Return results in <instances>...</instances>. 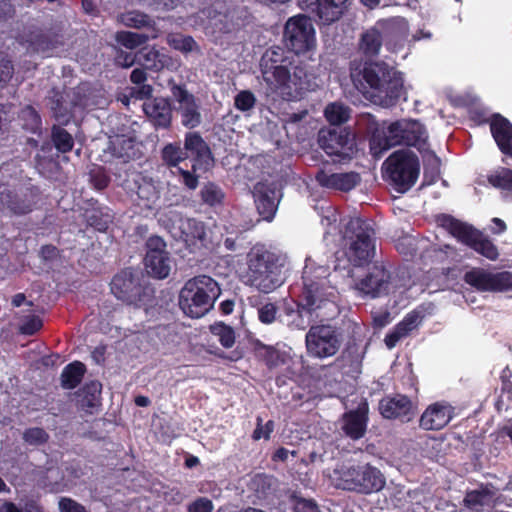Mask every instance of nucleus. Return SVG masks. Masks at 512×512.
Listing matches in <instances>:
<instances>
[{
	"instance_id": "nucleus-1",
	"label": "nucleus",
	"mask_w": 512,
	"mask_h": 512,
	"mask_svg": "<svg viewBox=\"0 0 512 512\" xmlns=\"http://www.w3.org/2000/svg\"><path fill=\"white\" fill-rule=\"evenodd\" d=\"M333 297V288L328 285L326 276L316 275L315 271L305 267L298 300L285 303L283 308L288 317L287 325L304 330L311 322L332 319L338 313Z\"/></svg>"
},
{
	"instance_id": "nucleus-2",
	"label": "nucleus",
	"mask_w": 512,
	"mask_h": 512,
	"mask_svg": "<svg viewBox=\"0 0 512 512\" xmlns=\"http://www.w3.org/2000/svg\"><path fill=\"white\" fill-rule=\"evenodd\" d=\"M350 76L358 91L385 108L395 106L406 93L403 74L384 61L365 62L353 67Z\"/></svg>"
},
{
	"instance_id": "nucleus-3",
	"label": "nucleus",
	"mask_w": 512,
	"mask_h": 512,
	"mask_svg": "<svg viewBox=\"0 0 512 512\" xmlns=\"http://www.w3.org/2000/svg\"><path fill=\"white\" fill-rule=\"evenodd\" d=\"M358 124L364 125L367 133H371L370 150L375 157L398 145L415 147L421 150L427 143L424 125L417 120H397L392 122L386 131L379 132V123L370 113H362Z\"/></svg>"
},
{
	"instance_id": "nucleus-4",
	"label": "nucleus",
	"mask_w": 512,
	"mask_h": 512,
	"mask_svg": "<svg viewBox=\"0 0 512 512\" xmlns=\"http://www.w3.org/2000/svg\"><path fill=\"white\" fill-rule=\"evenodd\" d=\"M259 66L264 82L274 92L302 89L308 79L306 66L297 63L295 55L281 46L266 49Z\"/></svg>"
},
{
	"instance_id": "nucleus-5",
	"label": "nucleus",
	"mask_w": 512,
	"mask_h": 512,
	"mask_svg": "<svg viewBox=\"0 0 512 512\" xmlns=\"http://www.w3.org/2000/svg\"><path fill=\"white\" fill-rule=\"evenodd\" d=\"M341 248L354 267L368 265L375 256L376 231L369 219L352 217L341 230Z\"/></svg>"
},
{
	"instance_id": "nucleus-6",
	"label": "nucleus",
	"mask_w": 512,
	"mask_h": 512,
	"mask_svg": "<svg viewBox=\"0 0 512 512\" xmlns=\"http://www.w3.org/2000/svg\"><path fill=\"white\" fill-rule=\"evenodd\" d=\"M247 266L250 285L263 293L276 290L285 281L280 257L264 246L256 245L250 249Z\"/></svg>"
},
{
	"instance_id": "nucleus-7",
	"label": "nucleus",
	"mask_w": 512,
	"mask_h": 512,
	"mask_svg": "<svg viewBox=\"0 0 512 512\" xmlns=\"http://www.w3.org/2000/svg\"><path fill=\"white\" fill-rule=\"evenodd\" d=\"M161 159L169 168H177L186 159L193 162L194 171L207 172L214 165V156L209 145L198 132H187L184 147L180 142L167 143L161 149Z\"/></svg>"
},
{
	"instance_id": "nucleus-8",
	"label": "nucleus",
	"mask_w": 512,
	"mask_h": 512,
	"mask_svg": "<svg viewBox=\"0 0 512 512\" xmlns=\"http://www.w3.org/2000/svg\"><path fill=\"white\" fill-rule=\"evenodd\" d=\"M221 294L218 282L208 275L195 276L184 284L179 293V307L191 318H201L214 306Z\"/></svg>"
},
{
	"instance_id": "nucleus-9",
	"label": "nucleus",
	"mask_w": 512,
	"mask_h": 512,
	"mask_svg": "<svg viewBox=\"0 0 512 512\" xmlns=\"http://www.w3.org/2000/svg\"><path fill=\"white\" fill-rule=\"evenodd\" d=\"M331 479L336 488L363 495L379 492L386 484L383 473L369 463L339 465Z\"/></svg>"
},
{
	"instance_id": "nucleus-10",
	"label": "nucleus",
	"mask_w": 512,
	"mask_h": 512,
	"mask_svg": "<svg viewBox=\"0 0 512 512\" xmlns=\"http://www.w3.org/2000/svg\"><path fill=\"white\" fill-rule=\"evenodd\" d=\"M382 170L395 191L406 193L414 186L419 177V158L409 149H399L383 162Z\"/></svg>"
},
{
	"instance_id": "nucleus-11",
	"label": "nucleus",
	"mask_w": 512,
	"mask_h": 512,
	"mask_svg": "<svg viewBox=\"0 0 512 512\" xmlns=\"http://www.w3.org/2000/svg\"><path fill=\"white\" fill-rule=\"evenodd\" d=\"M437 221L458 242L468 246L478 254L492 261L499 257L497 246L472 225L449 214L439 215Z\"/></svg>"
},
{
	"instance_id": "nucleus-12",
	"label": "nucleus",
	"mask_w": 512,
	"mask_h": 512,
	"mask_svg": "<svg viewBox=\"0 0 512 512\" xmlns=\"http://www.w3.org/2000/svg\"><path fill=\"white\" fill-rule=\"evenodd\" d=\"M315 41V30L310 17L299 14L287 20L283 42L285 49L295 57L311 51L315 47Z\"/></svg>"
},
{
	"instance_id": "nucleus-13",
	"label": "nucleus",
	"mask_w": 512,
	"mask_h": 512,
	"mask_svg": "<svg viewBox=\"0 0 512 512\" xmlns=\"http://www.w3.org/2000/svg\"><path fill=\"white\" fill-rule=\"evenodd\" d=\"M309 354L316 358L334 356L342 344V335L338 328L329 324L311 326L305 337Z\"/></svg>"
},
{
	"instance_id": "nucleus-14",
	"label": "nucleus",
	"mask_w": 512,
	"mask_h": 512,
	"mask_svg": "<svg viewBox=\"0 0 512 512\" xmlns=\"http://www.w3.org/2000/svg\"><path fill=\"white\" fill-rule=\"evenodd\" d=\"M111 292L127 304L140 306L150 296L151 289L141 284L138 273L132 268H125L113 277Z\"/></svg>"
},
{
	"instance_id": "nucleus-15",
	"label": "nucleus",
	"mask_w": 512,
	"mask_h": 512,
	"mask_svg": "<svg viewBox=\"0 0 512 512\" xmlns=\"http://www.w3.org/2000/svg\"><path fill=\"white\" fill-rule=\"evenodd\" d=\"M318 144L329 156H336L339 161L351 159L356 150L354 135L343 127L321 129Z\"/></svg>"
},
{
	"instance_id": "nucleus-16",
	"label": "nucleus",
	"mask_w": 512,
	"mask_h": 512,
	"mask_svg": "<svg viewBox=\"0 0 512 512\" xmlns=\"http://www.w3.org/2000/svg\"><path fill=\"white\" fill-rule=\"evenodd\" d=\"M167 244L158 235L150 236L145 242L144 266L149 276L155 279H165L171 272V257Z\"/></svg>"
},
{
	"instance_id": "nucleus-17",
	"label": "nucleus",
	"mask_w": 512,
	"mask_h": 512,
	"mask_svg": "<svg viewBox=\"0 0 512 512\" xmlns=\"http://www.w3.org/2000/svg\"><path fill=\"white\" fill-rule=\"evenodd\" d=\"M463 280L481 292L512 291V271L492 273L483 268L474 267L465 272Z\"/></svg>"
},
{
	"instance_id": "nucleus-18",
	"label": "nucleus",
	"mask_w": 512,
	"mask_h": 512,
	"mask_svg": "<svg viewBox=\"0 0 512 512\" xmlns=\"http://www.w3.org/2000/svg\"><path fill=\"white\" fill-rule=\"evenodd\" d=\"M392 288V273L383 262H375L366 275L355 283V289L363 296L375 299L386 296Z\"/></svg>"
},
{
	"instance_id": "nucleus-19",
	"label": "nucleus",
	"mask_w": 512,
	"mask_h": 512,
	"mask_svg": "<svg viewBox=\"0 0 512 512\" xmlns=\"http://www.w3.org/2000/svg\"><path fill=\"white\" fill-rule=\"evenodd\" d=\"M378 411L387 420L411 422L417 414V406L405 394L386 395L379 400Z\"/></svg>"
},
{
	"instance_id": "nucleus-20",
	"label": "nucleus",
	"mask_w": 512,
	"mask_h": 512,
	"mask_svg": "<svg viewBox=\"0 0 512 512\" xmlns=\"http://www.w3.org/2000/svg\"><path fill=\"white\" fill-rule=\"evenodd\" d=\"M168 85L172 97L179 103L182 125L189 129L198 127L201 124L202 117L195 96L186 89L184 84H177L170 80Z\"/></svg>"
},
{
	"instance_id": "nucleus-21",
	"label": "nucleus",
	"mask_w": 512,
	"mask_h": 512,
	"mask_svg": "<svg viewBox=\"0 0 512 512\" xmlns=\"http://www.w3.org/2000/svg\"><path fill=\"white\" fill-rule=\"evenodd\" d=\"M348 0H318L313 4L299 3L300 7L313 14L319 24L330 25L338 21L347 10Z\"/></svg>"
},
{
	"instance_id": "nucleus-22",
	"label": "nucleus",
	"mask_w": 512,
	"mask_h": 512,
	"mask_svg": "<svg viewBox=\"0 0 512 512\" xmlns=\"http://www.w3.org/2000/svg\"><path fill=\"white\" fill-rule=\"evenodd\" d=\"M369 421V404L362 399L358 406L345 412L342 416V430L352 440L363 438Z\"/></svg>"
},
{
	"instance_id": "nucleus-23",
	"label": "nucleus",
	"mask_w": 512,
	"mask_h": 512,
	"mask_svg": "<svg viewBox=\"0 0 512 512\" xmlns=\"http://www.w3.org/2000/svg\"><path fill=\"white\" fill-rule=\"evenodd\" d=\"M252 194L259 215L262 219L271 221L276 214L279 204L275 184L258 182L254 185Z\"/></svg>"
},
{
	"instance_id": "nucleus-24",
	"label": "nucleus",
	"mask_w": 512,
	"mask_h": 512,
	"mask_svg": "<svg viewBox=\"0 0 512 512\" xmlns=\"http://www.w3.org/2000/svg\"><path fill=\"white\" fill-rule=\"evenodd\" d=\"M37 204L36 195L31 190L17 193L9 189L0 191V210L21 216L31 213Z\"/></svg>"
},
{
	"instance_id": "nucleus-25",
	"label": "nucleus",
	"mask_w": 512,
	"mask_h": 512,
	"mask_svg": "<svg viewBox=\"0 0 512 512\" xmlns=\"http://www.w3.org/2000/svg\"><path fill=\"white\" fill-rule=\"evenodd\" d=\"M143 111L156 129H169L172 124V107L170 100L163 97H154L143 103Z\"/></svg>"
},
{
	"instance_id": "nucleus-26",
	"label": "nucleus",
	"mask_w": 512,
	"mask_h": 512,
	"mask_svg": "<svg viewBox=\"0 0 512 512\" xmlns=\"http://www.w3.org/2000/svg\"><path fill=\"white\" fill-rule=\"evenodd\" d=\"M454 407L447 402H436L429 405L419 420L424 430H440L454 417Z\"/></svg>"
},
{
	"instance_id": "nucleus-27",
	"label": "nucleus",
	"mask_w": 512,
	"mask_h": 512,
	"mask_svg": "<svg viewBox=\"0 0 512 512\" xmlns=\"http://www.w3.org/2000/svg\"><path fill=\"white\" fill-rule=\"evenodd\" d=\"M491 135L502 154L512 158V123L500 113L490 116Z\"/></svg>"
},
{
	"instance_id": "nucleus-28",
	"label": "nucleus",
	"mask_w": 512,
	"mask_h": 512,
	"mask_svg": "<svg viewBox=\"0 0 512 512\" xmlns=\"http://www.w3.org/2000/svg\"><path fill=\"white\" fill-rule=\"evenodd\" d=\"M377 29L385 41V44L396 46L406 39L409 32V25L403 17H392L380 19L376 22Z\"/></svg>"
},
{
	"instance_id": "nucleus-29",
	"label": "nucleus",
	"mask_w": 512,
	"mask_h": 512,
	"mask_svg": "<svg viewBox=\"0 0 512 512\" xmlns=\"http://www.w3.org/2000/svg\"><path fill=\"white\" fill-rule=\"evenodd\" d=\"M315 178L322 187L344 192L352 190L361 181L357 172L327 173L323 169L317 172Z\"/></svg>"
},
{
	"instance_id": "nucleus-30",
	"label": "nucleus",
	"mask_w": 512,
	"mask_h": 512,
	"mask_svg": "<svg viewBox=\"0 0 512 512\" xmlns=\"http://www.w3.org/2000/svg\"><path fill=\"white\" fill-rule=\"evenodd\" d=\"M423 315L418 310H413L407 313L404 318L397 323L393 329L388 332L384 338L387 348H394L397 343L408 336L414 329H416L423 320Z\"/></svg>"
},
{
	"instance_id": "nucleus-31",
	"label": "nucleus",
	"mask_w": 512,
	"mask_h": 512,
	"mask_svg": "<svg viewBox=\"0 0 512 512\" xmlns=\"http://www.w3.org/2000/svg\"><path fill=\"white\" fill-rule=\"evenodd\" d=\"M61 38L59 33L51 29H37L29 33L27 42L34 52L47 53L62 44Z\"/></svg>"
},
{
	"instance_id": "nucleus-32",
	"label": "nucleus",
	"mask_w": 512,
	"mask_h": 512,
	"mask_svg": "<svg viewBox=\"0 0 512 512\" xmlns=\"http://www.w3.org/2000/svg\"><path fill=\"white\" fill-rule=\"evenodd\" d=\"M102 385L99 381L85 383L77 392L78 405L88 414L101 405Z\"/></svg>"
},
{
	"instance_id": "nucleus-33",
	"label": "nucleus",
	"mask_w": 512,
	"mask_h": 512,
	"mask_svg": "<svg viewBox=\"0 0 512 512\" xmlns=\"http://www.w3.org/2000/svg\"><path fill=\"white\" fill-rule=\"evenodd\" d=\"M254 353L256 358L270 370L285 365L289 359V355L285 351L266 345L259 340L254 344Z\"/></svg>"
},
{
	"instance_id": "nucleus-34",
	"label": "nucleus",
	"mask_w": 512,
	"mask_h": 512,
	"mask_svg": "<svg viewBox=\"0 0 512 512\" xmlns=\"http://www.w3.org/2000/svg\"><path fill=\"white\" fill-rule=\"evenodd\" d=\"M120 21L123 25L135 28V29H146L145 33H157L159 30L156 27L155 21L147 14L139 11H129L120 15Z\"/></svg>"
},
{
	"instance_id": "nucleus-35",
	"label": "nucleus",
	"mask_w": 512,
	"mask_h": 512,
	"mask_svg": "<svg viewBox=\"0 0 512 512\" xmlns=\"http://www.w3.org/2000/svg\"><path fill=\"white\" fill-rule=\"evenodd\" d=\"M135 184L137 186V205L145 209H151L159 199V191L156 186L152 181L145 178H141V180L136 181Z\"/></svg>"
},
{
	"instance_id": "nucleus-36",
	"label": "nucleus",
	"mask_w": 512,
	"mask_h": 512,
	"mask_svg": "<svg viewBox=\"0 0 512 512\" xmlns=\"http://www.w3.org/2000/svg\"><path fill=\"white\" fill-rule=\"evenodd\" d=\"M86 373V366L80 361H74L64 367L61 373V386L72 390L82 381Z\"/></svg>"
},
{
	"instance_id": "nucleus-37",
	"label": "nucleus",
	"mask_w": 512,
	"mask_h": 512,
	"mask_svg": "<svg viewBox=\"0 0 512 512\" xmlns=\"http://www.w3.org/2000/svg\"><path fill=\"white\" fill-rule=\"evenodd\" d=\"M385 43L381 32L377 29L375 24L370 29L366 30L360 39L359 48L366 56H375L379 53L382 44Z\"/></svg>"
},
{
	"instance_id": "nucleus-38",
	"label": "nucleus",
	"mask_w": 512,
	"mask_h": 512,
	"mask_svg": "<svg viewBox=\"0 0 512 512\" xmlns=\"http://www.w3.org/2000/svg\"><path fill=\"white\" fill-rule=\"evenodd\" d=\"M164 55L154 48L144 47L138 51L137 64L146 70L158 72L165 66Z\"/></svg>"
},
{
	"instance_id": "nucleus-39",
	"label": "nucleus",
	"mask_w": 512,
	"mask_h": 512,
	"mask_svg": "<svg viewBox=\"0 0 512 512\" xmlns=\"http://www.w3.org/2000/svg\"><path fill=\"white\" fill-rule=\"evenodd\" d=\"M157 33H135L130 31H119L116 33L115 39L118 44L127 49H135L145 44L150 39H156Z\"/></svg>"
},
{
	"instance_id": "nucleus-40",
	"label": "nucleus",
	"mask_w": 512,
	"mask_h": 512,
	"mask_svg": "<svg viewBox=\"0 0 512 512\" xmlns=\"http://www.w3.org/2000/svg\"><path fill=\"white\" fill-rule=\"evenodd\" d=\"M182 237L186 242L203 241L206 237L205 224L195 218H186L181 222Z\"/></svg>"
},
{
	"instance_id": "nucleus-41",
	"label": "nucleus",
	"mask_w": 512,
	"mask_h": 512,
	"mask_svg": "<svg viewBox=\"0 0 512 512\" xmlns=\"http://www.w3.org/2000/svg\"><path fill=\"white\" fill-rule=\"evenodd\" d=\"M273 477L264 473L255 474L249 481L248 488L255 494V496L262 500L266 499L271 494L273 489Z\"/></svg>"
},
{
	"instance_id": "nucleus-42",
	"label": "nucleus",
	"mask_w": 512,
	"mask_h": 512,
	"mask_svg": "<svg viewBox=\"0 0 512 512\" xmlns=\"http://www.w3.org/2000/svg\"><path fill=\"white\" fill-rule=\"evenodd\" d=\"M324 116L331 125L340 127L341 124L348 121L350 108L339 102L329 103L324 110Z\"/></svg>"
},
{
	"instance_id": "nucleus-43",
	"label": "nucleus",
	"mask_w": 512,
	"mask_h": 512,
	"mask_svg": "<svg viewBox=\"0 0 512 512\" xmlns=\"http://www.w3.org/2000/svg\"><path fill=\"white\" fill-rule=\"evenodd\" d=\"M51 140L60 153H68L74 147V139L72 135L63 127L54 125L51 130Z\"/></svg>"
},
{
	"instance_id": "nucleus-44",
	"label": "nucleus",
	"mask_w": 512,
	"mask_h": 512,
	"mask_svg": "<svg viewBox=\"0 0 512 512\" xmlns=\"http://www.w3.org/2000/svg\"><path fill=\"white\" fill-rule=\"evenodd\" d=\"M200 197L204 204L215 207L223 204L225 193L216 183L207 182L200 190Z\"/></svg>"
},
{
	"instance_id": "nucleus-45",
	"label": "nucleus",
	"mask_w": 512,
	"mask_h": 512,
	"mask_svg": "<svg viewBox=\"0 0 512 512\" xmlns=\"http://www.w3.org/2000/svg\"><path fill=\"white\" fill-rule=\"evenodd\" d=\"M167 44L170 48L180 51L184 54L190 53L195 49H198V45L194 38L189 35H183L180 33H170L167 35Z\"/></svg>"
},
{
	"instance_id": "nucleus-46",
	"label": "nucleus",
	"mask_w": 512,
	"mask_h": 512,
	"mask_svg": "<svg viewBox=\"0 0 512 512\" xmlns=\"http://www.w3.org/2000/svg\"><path fill=\"white\" fill-rule=\"evenodd\" d=\"M210 332L218 338L224 348H231L235 344V331L223 322H216L210 326Z\"/></svg>"
},
{
	"instance_id": "nucleus-47",
	"label": "nucleus",
	"mask_w": 512,
	"mask_h": 512,
	"mask_svg": "<svg viewBox=\"0 0 512 512\" xmlns=\"http://www.w3.org/2000/svg\"><path fill=\"white\" fill-rule=\"evenodd\" d=\"M100 208H87L83 212V218L88 226L103 232L108 228V219Z\"/></svg>"
},
{
	"instance_id": "nucleus-48",
	"label": "nucleus",
	"mask_w": 512,
	"mask_h": 512,
	"mask_svg": "<svg viewBox=\"0 0 512 512\" xmlns=\"http://www.w3.org/2000/svg\"><path fill=\"white\" fill-rule=\"evenodd\" d=\"M440 167V158L434 152H431L424 164V185H431L437 182L440 177Z\"/></svg>"
},
{
	"instance_id": "nucleus-49",
	"label": "nucleus",
	"mask_w": 512,
	"mask_h": 512,
	"mask_svg": "<svg viewBox=\"0 0 512 512\" xmlns=\"http://www.w3.org/2000/svg\"><path fill=\"white\" fill-rule=\"evenodd\" d=\"M488 182L495 188L512 193V169L501 168L488 176Z\"/></svg>"
},
{
	"instance_id": "nucleus-50",
	"label": "nucleus",
	"mask_w": 512,
	"mask_h": 512,
	"mask_svg": "<svg viewBox=\"0 0 512 512\" xmlns=\"http://www.w3.org/2000/svg\"><path fill=\"white\" fill-rule=\"evenodd\" d=\"M492 493L488 489L472 490L466 493L464 505L470 509L482 507L490 501Z\"/></svg>"
},
{
	"instance_id": "nucleus-51",
	"label": "nucleus",
	"mask_w": 512,
	"mask_h": 512,
	"mask_svg": "<svg viewBox=\"0 0 512 512\" xmlns=\"http://www.w3.org/2000/svg\"><path fill=\"white\" fill-rule=\"evenodd\" d=\"M133 149V144L130 139L117 138L115 141H110L108 150L110 153L119 159L127 161L131 158L128 150Z\"/></svg>"
},
{
	"instance_id": "nucleus-52",
	"label": "nucleus",
	"mask_w": 512,
	"mask_h": 512,
	"mask_svg": "<svg viewBox=\"0 0 512 512\" xmlns=\"http://www.w3.org/2000/svg\"><path fill=\"white\" fill-rule=\"evenodd\" d=\"M49 434L41 427L27 428L22 435L25 443L32 446H40L48 442Z\"/></svg>"
},
{
	"instance_id": "nucleus-53",
	"label": "nucleus",
	"mask_w": 512,
	"mask_h": 512,
	"mask_svg": "<svg viewBox=\"0 0 512 512\" xmlns=\"http://www.w3.org/2000/svg\"><path fill=\"white\" fill-rule=\"evenodd\" d=\"M256 97L250 90L240 91L234 98V106L236 109L246 112L254 108L256 105Z\"/></svg>"
},
{
	"instance_id": "nucleus-54",
	"label": "nucleus",
	"mask_w": 512,
	"mask_h": 512,
	"mask_svg": "<svg viewBox=\"0 0 512 512\" xmlns=\"http://www.w3.org/2000/svg\"><path fill=\"white\" fill-rule=\"evenodd\" d=\"M274 430V422L272 420H269L265 423V425L262 424V418L260 416L256 419V428L254 429L252 433V439L255 441H258L262 438L265 440L270 439V436Z\"/></svg>"
},
{
	"instance_id": "nucleus-55",
	"label": "nucleus",
	"mask_w": 512,
	"mask_h": 512,
	"mask_svg": "<svg viewBox=\"0 0 512 512\" xmlns=\"http://www.w3.org/2000/svg\"><path fill=\"white\" fill-rule=\"evenodd\" d=\"M138 60V52H127L122 49H117L114 57V63L121 68H130Z\"/></svg>"
},
{
	"instance_id": "nucleus-56",
	"label": "nucleus",
	"mask_w": 512,
	"mask_h": 512,
	"mask_svg": "<svg viewBox=\"0 0 512 512\" xmlns=\"http://www.w3.org/2000/svg\"><path fill=\"white\" fill-rule=\"evenodd\" d=\"M177 172L182 178V183L185 187L190 190H195L198 187L199 175L197 173L199 171L193 170V164L191 165V170H185L181 167H178Z\"/></svg>"
},
{
	"instance_id": "nucleus-57",
	"label": "nucleus",
	"mask_w": 512,
	"mask_h": 512,
	"mask_svg": "<svg viewBox=\"0 0 512 512\" xmlns=\"http://www.w3.org/2000/svg\"><path fill=\"white\" fill-rule=\"evenodd\" d=\"M395 248L399 254L405 257H413L417 252L414 240L407 236L398 238L395 242Z\"/></svg>"
},
{
	"instance_id": "nucleus-58",
	"label": "nucleus",
	"mask_w": 512,
	"mask_h": 512,
	"mask_svg": "<svg viewBox=\"0 0 512 512\" xmlns=\"http://www.w3.org/2000/svg\"><path fill=\"white\" fill-rule=\"evenodd\" d=\"M277 306L274 303H266L258 309V318L263 324H272L276 320Z\"/></svg>"
},
{
	"instance_id": "nucleus-59",
	"label": "nucleus",
	"mask_w": 512,
	"mask_h": 512,
	"mask_svg": "<svg viewBox=\"0 0 512 512\" xmlns=\"http://www.w3.org/2000/svg\"><path fill=\"white\" fill-rule=\"evenodd\" d=\"M90 182L96 190H104L110 184V177L103 169L94 170L90 174Z\"/></svg>"
},
{
	"instance_id": "nucleus-60",
	"label": "nucleus",
	"mask_w": 512,
	"mask_h": 512,
	"mask_svg": "<svg viewBox=\"0 0 512 512\" xmlns=\"http://www.w3.org/2000/svg\"><path fill=\"white\" fill-rule=\"evenodd\" d=\"M213 502L207 497H198L187 506V512H212Z\"/></svg>"
},
{
	"instance_id": "nucleus-61",
	"label": "nucleus",
	"mask_w": 512,
	"mask_h": 512,
	"mask_svg": "<svg viewBox=\"0 0 512 512\" xmlns=\"http://www.w3.org/2000/svg\"><path fill=\"white\" fill-rule=\"evenodd\" d=\"M43 326V322L38 316L28 317L20 327V331L24 335H34Z\"/></svg>"
},
{
	"instance_id": "nucleus-62",
	"label": "nucleus",
	"mask_w": 512,
	"mask_h": 512,
	"mask_svg": "<svg viewBox=\"0 0 512 512\" xmlns=\"http://www.w3.org/2000/svg\"><path fill=\"white\" fill-rule=\"evenodd\" d=\"M58 506L60 512H87L85 506L68 497H62Z\"/></svg>"
},
{
	"instance_id": "nucleus-63",
	"label": "nucleus",
	"mask_w": 512,
	"mask_h": 512,
	"mask_svg": "<svg viewBox=\"0 0 512 512\" xmlns=\"http://www.w3.org/2000/svg\"><path fill=\"white\" fill-rule=\"evenodd\" d=\"M14 74V66L11 60H0V86L6 85Z\"/></svg>"
},
{
	"instance_id": "nucleus-64",
	"label": "nucleus",
	"mask_w": 512,
	"mask_h": 512,
	"mask_svg": "<svg viewBox=\"0 0 512 512\" xmlns=\"http://www.w3.org/2000/svg\"><path fill=\"white\" fill-rule=\"evenodd\" d=\"M153 87L150 84H140L137 87L133 88L131 91V96L138 100H146L149 101L152 98Z\"/></svg>"
}]
</instances>
